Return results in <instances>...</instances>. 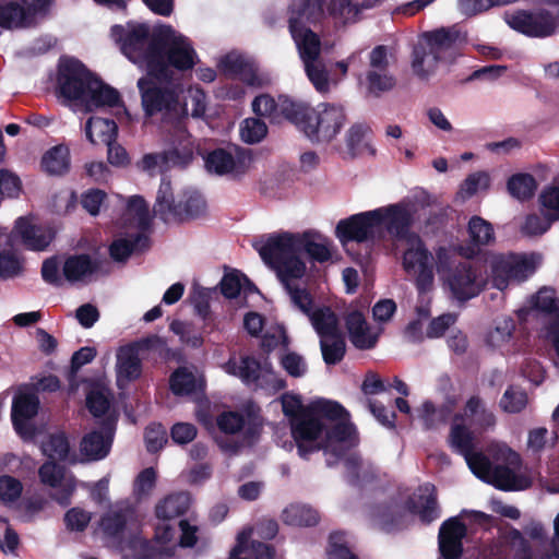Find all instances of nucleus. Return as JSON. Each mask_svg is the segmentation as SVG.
<instances>
[{
	"label": "nucleus",
	"mask_w": 559,
	"mask_h": 559,
	"mask_svg": "<svg viewBox=\"0 0 559 559\" xmlns=\"http://www.w3.org/2000/svg\"><path fill=\"white\" fill-rule=\"evenodd\" d=\"M331 245L328 238L318 233H283L270 237L260 249L262 260L275 271L292 304L302 312L309 311L311 296L304 285L307 266L299 253L305 251L322 263L332 255Z\"/></svg>",
	"instance_id": "nucleus-1"
},
{
	"label": "nucleus",
	"mask_w": 559,
	"mask_h": 559,
	"mask_svg": "<svg viewBox=\"0 0 559 559\" xmlns=\"http://www.w3.org/2000/svg\"><path fill=\"white\" fill-rule=\"evenodd\" d=\"M145 25H132L126 31L121 49L133 63L146 69V74L138 81L141 105L146 117L163 115L179 118L187 114L180 99L181 86L176 83L175 71L158 59V53L144 55Z\"/></svg>",
	"instance_id": "nucleus-2"
},
{
	"label": "nucleus",
	"mask_w": 559,
	"mask_h": 559,
	"mask_svg": "<svg viewBox=\"0 0 559 559\" xmlns=\"http://www.w3.org/2000/svg\"><path fill=\"white\" fill-rule=\"evenodd\" d=\"M290 432L300 455L319 450H334L336 442L350 438L354 427L348 412L337 402L319 400L308 411L290 420Z\"/></svg>",
	"instance_id": "nucleus-3"
},
{
	"label": "nucleus",
	"mask_w": 559,
	"mask_h": 559,
	"mask_svg": "<svg viewBox=\"0 0 559 559\" xmlns=\"http://www.w3.org/2000/svg\"><path fill=\"white\" fill-rule=\"evenodd\" d=\"M285 117L300 128L313 142L328 143L342 130L346 115L341 106L321 104L316 109L290 98L281 99Z\"/></svg>",
	"instance_id": "nucleus-4"
},
{
	"label": "nucleus",
	"mask_w": 559,
	"mask_h": 559,
	"mask_svg": "<svg viewBox=\"0 0 559 559\" xmlns=\"http://www.w3.org/2000/svg\"><path fill=\"white\" fill-rule=\"evenodd\" d=\"M489 453L499 463L491 466L485 455V462H479L472 471L478 478L502 490H523L531 486V479L519 473L521 459L518 453L504 443H495Z\"/></svg>",
	"instance_id": "nucleus-5"
},
{
	"label": "nucleus",
	"mask_w": 559,
	"mask_h": 559,
	"mask_svg": "<svg viewBox=\"0 0 559 559\" xmlns=\"http://www.w3.org/2000/svg\"><path fill=\"white\" fill-rule=\"evenodd\" d=\"M453 252L444 247L436 251L437 271L443 285L459 300L477 296L485 286V280L477 266L468 261L452 264Z\"/></svg>",
	"instance_id": "nucleus-6"
},
{
	"label": "nucleus",
	"mask_w": 559,
	"mask_h": 559,
	"mask_svg": "<svg viewBox=\"0 0 559 559\" xmlns=\"http://www.w3.org/2000/svg\"><path fill=\"white\" fill-rule=\"evenodd\" d=\"M126 238L115 240L110 246V255L115 261H124L132 252L141 251L148 246L145 234L151 222L146 202L141 197H132L122 218Z\"/></svg>",
	"instance_id": "nucleus-7"
},
{
	"label": "nucleus",
	"mask_w": 559,
	"mask_h": 559,
	"mask_svg": "<svg viewBox=\"0 0 559 559\" xmlns=\"http://www.w3.org/2000/svg\"><path fill=\"white\" fill-rule=\"evenodd\" d=\"M459 38L460 32L453 27L425 33L414 50L412 62L414 73L421 79L435 73Z\"/></svg>",
	"instance_id": "nucleus-8"
},
{
	"label": "nucleus",
	"mask_w": 559,
	"mask_h": 559,
	"mask_svg": "<svg viewBox=\"0 0 559 559\" xmlns=\"http://www.w3.org/2000/svg\"><path fill=\"white\" fill-rule=\"evenodd\" d=\"M158 53L160 61L168 68L188 70L193 67L195 52L189 40L169 26H163L154 39L145 36L144 55Z\"/></svg>",
	"instance_id": "nucleus-9"
},
{
	"label": "nucleus",
	"mask_w": 559,
	"mask_h": 559,
	"mask_svg": "<svg viewBox=\"0 0 559 559\" xmlns=\"http://www.w3.org/2000/svg\"><path fill=\"white\" fill-rule=\"evenodd\" d=\"M538 263L539 258L534 254H493L489 259L490 281L493 287L504 290L531 276Z\"/></svg>",
	"instance_id": "nucleus-10"
},
{
	"label": "nucleus",
	"mask_w": 559,
	"mask_h": 559,
	"mask_svg": "<svg viewBox=\"0 0 559 559\" xmlns=\"http://www.w3.org/2000/svg\"><path fill=\"white\" fill-rule=\"evenodd\" d=\"M403 245L406 247L402 260L403 270L414 281L420 295L432 292L435 274L430 252L419 237H411Z\"/></svg>",
	"instance_id": "nucleus-11"
},
{
	"label": "nucleus",
	"mask_w": 559,
	"mask_h": 559,
	"mask_svg": "<svg viewBox=\"0 0 559 559\" xmlns=\"http://www.w3.org/2000/svg\"><path fill=\"white\" fill-rule=\"evenodd\" d=\"M93 79L78 60H62L58 68L57 94L66 99H79L85 95Z\"/></svg>",
	"instance_id": "nucleus-12"
},
{
	"label": "nucleus",
	"mask_w": 559,
	"mask_h": 559,
	"mask_svg": "<svg viewBox=\"0 0 559 559\" xmlns=\"http://www.w3.org/2000/svg\"><path fill=\"white\" fill-rule=\"evenodd\" d=\"M224 369L227 373L239 377L247 383H255L261 380V385L263 383L271 384L275 390L285 388V381L275 374L269 362L260 364L252 357H242L240 361L230 358Z\"/></svg>",
	"instance_id": "nucleus-13"
},
{
	"label": "nucleus",
	"mask_w": 559,
	"mask_h": 559,
	"mask_svg": "<svg viewBox=\"0 0 559 559\" xmlns=\"http://www.w3.org/2000/svg\"><path fill=\"white\" fill-rule=\"evenodd\" d=\"M379 210L353 215L341 221L336 226V235L345 243L347 241H365L382 234Z\"/></svg>",
	"instance_id": "nucleus-14"
},
{
	"label": "nucleus",
	"mask_w": 559,
	"mask_h": 559,
	"mask_svg": "<svg viewBox=\"0 0 559 559\" xmlns=\"http://www.w3.org/2000/svg\"><path fill=\"white\" fill-rule=\"evenodd\" d=\"M381 229L386 227L390 235L402 245L411 237H418L409 230L414 217V206L409 203H399L378 209Z\"/></svg>",
	"instance_id": "nucleus-15"
},
{
	"label": "nucleus",
	"mask_w": 559,
	"mask_h": 559,
	"mask_svg": "<svg viewBox=\"0 0 559 559\" xmlns=\"http://www.w3.org/2000/svg\"><path fill=\"white\" fill-rule=\"evenodd\" d=\"M40 484L57 489L51 498L61 506H68L76 489V478L68 474L66 469L55 463L47 461L38 468Z\"/></svg>",
	"instance_id": "nucleus-16"
},
{
	"label": "nucleus",
	"mask_w": 559,
	"mask_h": 559,
	"mask_svg": "<svg viewBox=\"0 0 559 559\" xmlns=\"http://www.w3.org/2000/svg\"><path fill=\"white\" fill-rule=\"evenodd\" d=\"M251 162V155L247 151L235 150L231 153L225 150H215L207 155L205 165L209 171L218 175L241 174L250 167Z\"/></svg>",
	"instance_id": "nucleus-17"
},
{
	"label": "nucleus",
	"mask_w": 559,
	"mask_h": 559,
	"mask_svg": "<svg viewBox=\"0 0 559 559\" xmlns=\"http://www.w3.org/2000/svg\"><path fill=\"white\" fill-rule=\"evenodd\" d=\"M330 0H290L288 5V27H307L308 24L321 22Z\"/></svg>",
	"instance_id": "nucleus-18"
},
{
	"label": "nucleus",
	"mask_w": 559,
	"mask_h": 559,
	"mask_svg": "<svg viewBox=\"0 0 559 559\" xmlns=\"http://www.w3.org/2000/svg\"><path fill=\"white\" fill-rule=\"evenodd\" d=\"M140 350L133 343L120 346L116 354V378L119 388L136 380L142 372Z\"/></svg>",
	"instance_id": "nucleus-19"
},
{
	"label": "nucleus",
	"mask_w": 559,
	"mask_h": 559,
	"mask_svg": "<svg viewBox=\"0 0 559 559\" xmlns=\"http://www.w3.org/2000/svg\"><path fill=\"white\" fill-rule=\"evenodd\" d=\"M509 24L516 31L536 37L549 36L556 28L555 20L543 12L536 14L519 12L510 16Z\"/></svg>",
	"instance_id": "nucleus-20"
},
{
	"label": "nucleus",
	"mask_w": 559,
	"mask_h": 559,
	"mask_svg": "<svg viewBox=\"0 0 559 559\" xmlns=\"http://www.w3.org/2000/svg\"><path fill=\"white\" fill-rule=\"evenodd\" d=\"M135 521L133 509L127 503H118L100 518L97 523V532L108 537L117 536L133 525Z\"/></svg>",
	"instance_id": "nucleus-21"
},
{
	"label": "nucleus",
	"mask_w": 559,
	"mask_h": 559,
	"mask_svg": "<svg viewBox=\"0 0 559 559\" xmlns=\"http://www.w3.org/2000/svg\"><path fill=\"white\" fill-rule=\"evenodd\" d=\"M12 238L19 237L22 243L31 250H44L53 239V231L33 224L28 218L20 217L11 234Z\"/></svg>",
	"instance_id": "nucleus-22"
},
{
	"label": "nucleus",
	"mask_w": 559,
	"mask_h": 559,
	"mask_svg": "<svg viewBox=\"0 0 559 559\" xmlns=\"http://www.w3.org/2000/svg\"><path fill=\"white\" fill-rule=\"evenodd\" d=\"M382 0H330L326 4L328 15L336 23L346 25L359 20L365 10L378 5Z\"/></svg>",
	"instance_id": "nucleus-23"
},
{
	"label": "nucleus",
	"mask_w": 559,
	"mask_h": 559,
	"mask_svg": "<svg viewBox=\"0 0 559 559\" xmlns=\"http://www.w3.org/2000/svg\"><path fill=\"white\" fill-rule=\"evenodd\" d=\"M466 526L456 518L445 521L439 532V548L444 559H459L462 555V539Z\"/></svg>",
	"instance_id": "nucleus-24"
},
{
	"label": "nucleus",
	"mask_w": 559,
	"mask_h": 559,
	"mask_svg": "<svg viewBox=\"0 0 559 559\" xmlns=\"http://www.w3.org/2000/svg\"><path fill=\"white\" fill-rule=\"evenodd\" d=\"M345 326L350 343L358 349H370L378 341V333L373 332L364 314L357 310L347 312Z\"/></svg>",
	"instance_id": "nucleus-25"
},
{
	"label": "nucleus",
	"mask_w": 559,
	"mask_h": 559,
	"mask_svg": "<svg viewBox=\"0 0 559 559\" xmlns=\"http://www.w3.org/2000/svg\"><path fill=\"white\" fill-rule=\"evenodd\" d=\"M39 401L34 394H19L12 405V421L15 430L22 437H29L32 428L28 420L32 419L38 411Z\"/></svg>",
	"instance_id": "nucleus-26"
},
{
	"label": "nucleus",
	"mask_w": 559,
	"mask_h": 559,
	"mask_svg": "<svg viewBox=\"0 0 559 559\" xmlns=\"http://www.w3.org/2000/svg\"><path fill=\"white\" fill-rule=\"evenodd\" d=\"M450 444L464 456L471 471H473L479 462H485V454L474 451L473 433L466 427L459 424L452 426Z\"/></svg>",
	"instance_id": "nucleus-27"
},
{
	"label": "nucleus",
	"mask_w": 559,
	"mask_h": 559,
	"mask_svg": "<svg viewBox=\"0 0 559 559\" xmlns=\"http://www.w3.org/2000/svg\"><path fill=\"white\" fill-rule=\"evenodd\" d=\"M409 509L429 523L438 518L437 495L435 486L426 484L417 489L409 500Z\"/></svg>",
	"instance_id": "nucleus-28"
},
{
	"label": "nucleus",
	"mask_w": 559,
	"mask_h": 559,
	"mask_svg": "<svg viewBox=\"0 0 559 559\" xmlns=\"http://www.w3.org/2000/svg\"><path fill=\"white\" fill-rule=\"evenodd\" d=\"M289 32L302 62L321 57V38L311 28L308 26L295 27L289 28Z\"/></svg>",
	"instance_id": "nucleus-29"
},
{
	"label": "nucleus",
	"mask_w": 559,
	"mask_h": 559,
	"mask_svg": "<svg viewBox=\"0 0 559 559\" xmlns=\"http://www.w3.org/2000/svg\"><path fill=\"white\" fill-rule=\"evenodd\" d=\"M111 437L93 431L83 437L80 443L81 462L98 461L110 451Z\"/></svg>",
	"instance_id": "nucleus-30"
},
{
	"label": "nucleus",
	"mask_w": 559,
	"mask_h": 559,
	"mask_svg": "<svg viewBox=\"0 0 559 559\" xmlns=\"http://www.w3.org/2000/svg\"><path fill=\"white\" fill-rule=\"evenodd\" d=\"M34 15L22 3L11 1L0 5V26L4 28H21L32 25Z\"/></svg>",
	"instance_id": "nucleus-31"
},
{
	"label": "nucleus",
	"mask_w": 559,
	"mask_h": 559,
	"mask_svg": "<svg viewBox=\"0 0 559 559\" xmlns=\"http://www.w3.org/2000/svg\"><path fill=\"white\" fill-rule=\"evenodd\" d=\"M88 98L86 99V110L93 111L102 107H115L120 104L119 93L108 86L93 80L88 91L86 93Z\"/></svg>",
	"instance_id": "nucleus-32"
},
{
	"label": "nucleus",
	"mask_w": 559,
	"mask_h": 559,
	"mask_svg": "<svg viewBox=\"0 0 559 559\" xmlns=\"http://www.w3.org/2000/svg\"><path fill=\"white\" fill-rule=\"evenodd\" d=\"M154 211L165 221L182 219L181 200H175L169 181H163L160 183Z\"/></svg>",
	"instance_id": "nucleus-33"
},
{
	"label": "nucleus",
	"mask_w": 559,
	"mask_h": 559,
	"mask_svg": "<svg viewBox=\"0 0 559 559\" xmlns=\"http://www.w3.org/2000/svg\"><path fill=\"white\" fill-rule=\"evenodd\" d=\"M96 270L97 264L88 255L80 254L71 255L64 261L62 273L67 281L74 283L86 281Z\"/></svg>",
	"instance_id": "nucleus-34"
},
{
	"label": "nucleus",
	"mask_w": 559,
	"mask_h": 559,
	"mask_svg": "<svg viewBox=\"0 0 559 559\" xmlns=\"http://www.w3.org/2000/svg\"><path fill=\"white\" fill-rule=\"evenodd\" d=\"M167 143L169 145L168 150H166V153H173L176 152L180 154L183 147L189 146V157H187L185 160H180L176 164H173V166H183L187 165L193 157V151H194V143L191 139L190 134L186 130V127L183 123L178 120L170 130H168L167 135Z\"/></svg>",
	"instance_id": "nucleus-35"
},
{
	"label": "nucleus",
	"mask_w": 559,
	"mask_h": 559,
	"mask_svg": "<svg viewBox=\"0 0 559 559\" xmlns=\"http://www.w3.org/2000/svg\"><path fill=\"white\" fill-rule=\"evenodd\" d=\"M190 497L186 492L173 493L156 506V515L162 521H169L187 512Z\"/></svg>",
	"instance_id": "nucleus-36"
},
{
	"label": "nucleus",
	"mask_w": 559,
	"mask_h": 559,
	"mask_svg": "<svg viewBox=\"0 0 559 559\" xmlns=\"http://www.w3.org/2000/svg\"><path fill=\"white\" fill-rule=\"evenodd\" d=\"M41 167L49 175H62L70 168V152L59 144L48 150L41 158Z\"/></svg>",
	"instance_id": "nucleus-37"
},
{
	"label": "nucleus",
	"mask_w": 559,
	"mask_h": 559,
	"mask_svg": "<svg viewBox=\"0 0 559 559\" xmlns=\"http://www.w3.org/2000/svg\"><path fill=\"white\" fill-rule=\"evenodd\" d=\"M117 126L112 120L92 117L86 123V136L93 144H108L115 140Z\"/></svg>",
	"instance_id": "nucleus-38"
},
{
	"label": "nucleus",
	"mask_w": 559,
	"mask_h": 559,
	"mask_svg": "<svg viewBox=\"0 0 559 559\" xmlns=\"http://www.w3.org/2000/svg\"><path fill=\"white\" fill-rule=\"evenodd\" d=\"M309 310H311V306H309ZM305 313L310 317L311 323L320 338L341 333L336 314L330 308H318L313 312L308 311Z\"/></svg>",
	"instance_id": "nucleus-39"
},
{
	"label": "nucleus",
	"mask_w": 559,
	"mask_h": 559,
	"mask_svg": "<svg viewBox=\"0 0 559 559\" xmlns=\"http://www.w3.org/2000/svg\"><path fill=\"white\" fill-rule=\"evenodd\" d=\"M370 128L364 123L353 124L346 132L345 141L350 155L356 156L369 152L373 154L368 138Z\"/></svg>",
	"instance_id": "nucleus-40"
},
{
	"label": "nucleus",
	"mask_w": 559,
	"mask_h": 559,
	"mask_svg": "<svg viewBox=\"0 0 559 559\" xmlns=\"http://www.w3.org/2000/svg\"><path fill=\"white\" fill-rule=\"evenodd\" d=\"M203 384L201 377H197L188 368H179L170 378V389L176 395H188Z\"/></svg>",
	"instance_id": "nucleus-41"
},
{
	"label": "nucleus",
	"mask_w": 559,
	"mask_h": 559,
	"mask_svg": "<svg viewBox=\"0 0 559 559\" xmlns=\"http://www.w3.org/2000/svg\"><path fill=\"white\" fill-rule=\"evenodd\" d=\"M320 348L324 362L336 365L345 356L346 343L342 333L331 334L320 338Z\"/></svg>",
	"instance_id": "nucleus-42"
},
{
	"label": "nucleus",
	"mask_w": 559,
	"mask_h": 559,
	"mask_svg": "<svg viewBox=\"0 0 559 559\" xmlns=\"http://www.w3.org/2000/svg\"><path fill=\"white\" fill-rule=\"evenodd\" d=\"M302 63L306 74L314 88L320 93L329 92L332 79L322 58H316Z\"/></svg>",
	"instance_id": "nucleus-43"
},
{
	"label": "nucleus",
	"mask_w": 559,
	"mask_h": 559,
	"mask_svg": "<svg viewBox=\"0 0 559 559\" xmlns=\"http://www.w3.org/2000/svg\"><path fill=\"white\" fill-rule=\"evenodd\" d=\"M189 146L183 147L180 154L176 152L166 153V151L160 154H147L142 158L140 167L145 171H152L156 167L168 168L171 167L173 164L185 160L189 157Z\"/></svg>",
	"instance_id": "nucleus-44"
},
{
	"label": "nucleus",
	"mask_w": 559,
	"mask_h": 559,
	"mask_svg": "<svg viewBox=\"0 0 559 559\" xmlns=\"http://www.w3.org/2000/svg\"><path fill=\"white\" fill-rule=\"evenodd\" d=\"M507 188L513 198L520 201H526L534 195L537 189V182L532 175L521 173L510 177Z\"/></svg>",
	"instance_id": "nucleus-45"
},
{
	"label": "nucleus",
	"mask_w": 559,
	"mask_h": 559,
	"mask_svg": "<svg viewBox=\"0 0 559 559\" xmlns=\"http://www.w3.org/2000/svg\"><path fill=\"white\" fill-rule=\"evenodd\" d=\"M467 230L474 246H489L495 241L492 225L480 216H473L469 219Z\"/></svg>",
	"instance_id": "nucleus-46"
},
{
	"label": "nucleus",
	"mask_w": 559,
	"mask_h": 559,
	"mask_svg": "<svg viewBox=\"0 0 559 559\" xmlns=\"http://www.w3.org/2000/svg\"><path fill=\"white\" fill-rule=\"evenodd\" d=\"M465 415L473 417L474 423L484 429L491 428L496 424L493 413L487 409L485 403L477 396H472L466 402Z\"/></svg>",
	"instance_id": "nucleus-47"
},
{
	"label": "nucleus",
	"mask_w": 559,
	"mask_h": 559,
	"mask_svg": "<svg viewBox=\"0 0 559 559\" xmlns=\"http://www.w3.org/2000/svg\"><path fill=\"white\" fill-rule=\"evenodd\" d=\"M41 451L52 461H63L69 455L70 444L63 433H53L41 442Z\"/></svg>",
	"instance_id": "nucleus-48"
},
{
	"label": "nucleus",
	"mask_w": 559,
	"mask_h": 559,
	"mask_svg": "<svg viewBox=\"0 0 559 559\" xmlns=\"http://www.w3.org/2000/svg\"><path fill=\"white\" fill-rule=\"evenodd\" d=\"M538 203L544 216L554 222L559 221V187H545L538 197Z\"/></svg>",
	"instance_id": "nucleus-49"
},
{
	"label": "nucleus",
	"mask_w": 559,
	"mask_h": 559,
	"mask_svg": "<svg viewBox=\"0 0 559 559\" xmlns=\"http://www.w3.org/2000/svg\"><path fill=\"white\" fill-rule=\"evenodd\" d=\"M513 331V320L509 317L500 318L495 322V326L488 331L486 342L492 347H499L509 342Z\"/></svg>",
	"instance_id": "nucleus-50"
},
{
	"label": "nucleus",
	"mask_w": 559,
	"mask_h": 559,
	"mask_svg": "<svg viewBox=\"0 0 559 559\" xmlns=\"http://www.w3.org/2000/svg\"><path fill=\"white\" fill-rule=\"evenodd\" d=\"M285 521L293 525H313L318 522L317 512L307 506H290L284 511Z\"/></svg>",
	"instance_id": "nucleus-51"
},
{
	"label": "nucleus",
	"mask_w": 559,
	"mask_h": 559,
	"mask_svg": "<svg viewBox=\"0 0 559 559\" xmlns=\"http://www.w3.org/2000/svg\"><path fill=\"white\" fill-rule=\"evenodd\" d=\"M395 84L393 76L386 70H369L366 76V85L369 93L378 95L390 91Z\"/></svg>",
	"instance_id": "nucleus-52"
},
{
	"label": "nucleus",
	"mask_w": 559,
	"mask_h": 559,
	"mask_svg": "<svg viewBox=\"0 0 559 559\" xmlns=\"http://www.w3.org/2000/svg\"><path fill=\"white\" fill-rule=\"evenodd\" d=\"M267 133L266 124L257 118H248L242 121L240 126V136L241 139L250 144L258 143Z\"/></svg>",
	"instance_id": "nucleus-53"
},
{
	"label": "nucleus",
	"mask_w": 559,
	"mask_h": 559,
	"mask_svg": "<svg viewBox=\"0 0 559 559\" xmlns=\"http://www.w3.org/2000/svg\"><path fill=\"white\" fill-rule=\"evenodd\" d=\"M500 405L504 412L519 413L526 407L527 395L523 390L511 386L504 392Z\"/></svg>",
	"instance_id": "nucleus-54"
},
{
	"label": "nucleus",
	"mask_w": 559,
	"mask_h": 559,
	"mask_svg": "<svg viewBox=\"0 0 559 559\" xmlns=\"http://www.w3.org/2000/svg\"><path fill=\"white\" fill-rule=\"evenodd\" d=\"M287 98L286 96L278 97V100L276 102L274 98H272L270 95H260L254 98L252 102V109L253 111L259 116H265V117H276L277 114H282L285 116V114L282 111L281 108V99Z\"/></svg>",
	"instance_id": "nucleus-55"
},
{
	"label": "nucleus",
	"mask_w": 559,
	"mask_h": 559,
	"mask_svg": "<svg viewBox=\"0 0 559 559\" xmlns=\"http://www.w3.org/2000/svg\"><path fill=\"white\" fill-rule=\"evenodd\" d=\"M329 559H357L347 546L344 533L334 532L330 535L328 549Z\"/></svg>",
	"instance_id": "nucleus-56"
},
{
	"label": "nucleus",
	"mask_w": 559,
	"mask_h": 559,
	"mask_svg": "<svg viewBox=\"0 0 559 559\" xmlns=\"http://www.w3.org/2000/svg\"><path fill=\"white\" fill-rule=\"evenodd\" d=\"M91 520L92 513L80 507L71 508L64 514L66 526L72 532L84 531L88 526Z\"/></svg>",
	"instance_id": "nucleus-57"
},
{
	"label": "nucleus",
	"mask_w": 559,
	"mask_h": 559,
	"mask_svg": "<svg viewBox=\"0 0 559 559\" xmlns=\"http://www.w3.org/2000/svg\"><path fill=\"white\" fill-rule=\"evenodd\" d=\"M86 405L95 417L102 416L109 407V391L105 388L93 389L86 397Z\"/></svg>",
	"instance_id": "nucleus-58"
},
{
	"label": "nucleus",
	"mask_w": 559,
	"mask_h": 559,
	"mask_svg": "<svg viewBox=\"0 0 559 559\" xmlns=\"http://www.w3.org/2000/svg\"><path fill=\"white\" fill-rule=\"evenodd\" d=\"M552 223L554 221H550L549 217L531 214L526 216L521 230L528 237L540 236L550 228Z\"/></svg>",
	"instance_id": "nucleus-59"
},
{
	"label": "nucleus",
	"mask_w": 559,
	"mask_h": 559,
	"mask_svg": "<svg viewBox=\"0 0 559 559\" xmlns=\"http://www.w3.org/2000/svg\"><path fill=\"white\" fill-rule=\"evenodd\" d=\"M489 187V176L486 173H475L468 176L460 189L462 198H469L478 191L486 190Z\"/></svg>",
	"instance_id": "nucleus-60"
},
{
	"label": "nucleus",
	"mask_w": 559,
	"mask_h": 559,
	"mask_svg": "<svg viewBox=\"0 0 559 559\" xmlns=\"http://www.w3.org/2000/svg\"><path fill=\"white\" fill-rule=\"evenodd\" d=\"M23 491L22 483L9 475L0 477V500L4 503L17 500Z\"/></svg>",
	"instance_id": "nucleus-61"
},
{
	"label": "nucleus",
	"mask_w": 559,
	"mask_h": 559,
	"mask_svg": "<svg viewBox=\"0 0 559 559\" xmlns=\"http://www.w3.org/2000/svg\"><path fill=\"white\" fill-rule=\"evenodd\" d=\"M281 365L284 370L294 378L304 377L307 372V364L302 356L297 353H286L281 357Z\"/></svg>",
	"instance_id": "nucleus-62"
},
{
	"label": "nucleus",
	"mask_w": 559,
	"mask_h": 559,
	"mask_svg": "<svg viewBox=\"0 0 559 559\" xmlns=\"http://www.w3.org/2000/svg\"><path fill=\"white\" fill-rule=\"evenodd\" d=\"M170 330L180 336V340L191 347H200L203 343L202 336L192 326L182 321H174Z\"/></svg>",
	"instance_id": "nucleus-63"
},
{
	"label": "nucleus",
	"mask_w": 559,
	"mask_h": 559,
	"mask_svg": "<svg viewBox=\"0 0 559 559\" xmlns=\"http://www.w3.org/2000/svg\"><path fill=\"white\" fill-rule=\"evenodd\" d=\"M205 201L198 193H192L185 200H181L182 219L199 217L205 212Z\"/></svg>",
	"instance_id": "nucleus-64"
}]
</instances>
